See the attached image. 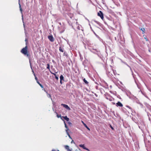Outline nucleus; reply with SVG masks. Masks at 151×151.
<instances>
[{"instance_id": "1", "label": "nucleus", "mask_w": 151, "mask_h": 151, "mask_svg": "<svg viewBox=\"0 0 151 151\" xmlns=\"http://www.w3.org/2000/svg\"><path fill=\"white\" fill-rule=\"evenodd\" d=\"M111 73H113L114 76L116 75L115 71L111 68L106 70V73L107 76L110 78L112 77H114V75L113 74H111Z\"/></svg>"}, {"instance_id": "2", "label": "nucleus", "mask_w": 151, "mask_h": 151, "mask_svg": "<svg viewBox=\"0 0 151 151\" xmlns=\"http://www.w3.org/2000/svg\"><path fill=\"white\" fill-rule=\"evenodd\" d=\"M90 51L91 52L97 54L99 57L101 58V54L100 51L98 49L92 48L90 50Z\"/></svg>"}, {"instance_id": "3", "label": "nucleus", "mask_w": 151, "mask_h": 151, "mask_svg": "<svg viewBox=\"0 0 151 151\" xmlns=\"http://www.w3.org/2000/svg\"><path fill=\"white\" fill-rule=\"evenodd\" d=\"M27 46H26L25 47L23 48L21 50V52L24 55H27V56H28L29 54L27 53Z\"/></svg>"}, {"instance_id": "4", "label": "nucleus", "mask_w": 151, "mask_h": 151, "mask_svg": "<svg viewBox=\"0 0 151 151\" xmlns=\"http://www.w3.org/2000/svg\"><path fill=\"white\" fill-rule=\"evenodd\" d=\"M127 96L130 99L135 100L137 99L136 97L132 95L130 92L126 93Z\"/></svg>"}, {"instance_id": "5", "label": "nucleus", "mask_w": 151, "mask_h": 151, "mask_svg": "<svg viewBox=\"0 0 151 151\" xmlns=\"http://www.w3.org/2000/svg\"><path fill=\"white\" fill-rule=\"evenodd\" d=\"M97 14L102 19H103L104 18L103 14L101 11H99V12Z\"/></svg>"}, {"instance_id": "6", "label": "nucleus", "mask_w": 151, "mask_h": 151, "mask_svg": "<svg viewBox=\"0 0 151 151\" xmlns=\"http://www.w3.org/2000/svg\"><path fill=\"white\" fill-rule=\"evenodd\" d=\"M61 106H63L64 108H65L68 110H70V108L67 105L63 104H61Z\"/></svg>"}, {"instance_id": "7", "label": "nucleus", "mask_w": 151, "mask_h": 151, "mask_svg": "<svg viewBox=\"0 0 151 151\" xmlns=\"http://www.w3.org/2000/svg\"><path fill=\"white\" fill-rule=\"evenodd\" d=\"M48 39L51 42H53L54 40V39L52 35H49L48 37Z\"/></svg>"}, {"instance_id": "8", "label": "nucleus", "mask_w": 151, "mask_h": 151, "mask_svg": "<svg viewBox=\"0 0 151 151\" xmlns=\"http://www.w3.org/2000/svg\"><path fill=\"white\" fill-rule=\"evenodd\" d=\"M79 146L80 147H82V148H83V149H84L85 150H86L87 151H90L89 150L88 148H87L85 147L84 144L80 145H79Z\"/></svg>"}, {"instance_id": "9", "label": "nucleus", "mask_w": 151, "mask_h": 151, "mask_svg": "<svg viewBox=\"0 0 151 151\" xmlns=\"http://www.w3.org/2000/svg\"><path fill=\"white\" fill-rule=\"evenodd\" d=\"M116 106L117 107L120 106L122 107L123 106V105L120 102L118 101L116 103Z\"/></svg>"}, {"instance_id": "10", "label": "nucleus", "mask_w": 151, "mask_h": 151, "mask_svg": "<svg viewBox=\"0 0 151 151\" xmlns=\"http://www.w3.org/2000/svg\"><path fill=\"white\" fill-rule=\"evenodd\" d=\"M62 117H63L65 119L67 122H68L69 120V118H68L67 116L61 117V119L64 121V120L63 119H62Z\"/></svg>"}, {"instance_id": "11", "label": "nucleus", "mask_w": 151, "mask_h": 151, "mask_svg": "<svg viewBox=\"0 0 151 151\" xmlns=\"http://www.w3.org/2000/svg\"><path fill=\"white\" fill-rule=\"evenodd\" d=\"M60 83L61 84H62V81H64V77L63 76L61 75L60 76Z\"/></svg>"}, {"instance_id": "12", "label": "nucleus", "mask_w": 151, "mask_h": 151, "mask_svg": "<svg viewBox=\"0 0 151 151\" xmlns=\"http://www.w3.org/2000/svg\"><path fill=\"white\" fill-rule=\"evenodd\" d=\"M82 123L83 124V125H84V126L86 127L88 130L89 131L90 130V128L87 126V125L84 122L81 121Z\"/></svg>"}, {"instance_id": "13", "label": "nucleus", "mask_w": 151, "mask_h": 151, "mask_svg": "<svg viewBox=\"0 0 151 151\" xmlns=\"http://www.w3.org/2000/svg\"><path fill=\"white\" fill-rule=\"evenodd\" d=\"M20 0H19V8L20 9V12H21V13L22 14V9L21 8V4H20Z\"/></svg>"}, {"instance_id": "14", "label": "nucleus", "mask_w": 151, "mask_h": 151, "mask_svg": "<svg viewBox=\"0 0 151 151\" xmlns=\"http://www.w3.org/2000/svg\"><path fill=\"white\" fill-rule=\"evenodd\" d=\"M63 50L64 48L63 47H59V50L61 52H63Z\"/></svg>"}, {"instance_id": "15", "label": "nucleus", "mask_w": 151, "mask_h": 151, "mask_svg": "<svg viewBox=\"0 0 151 151\" xmlns=\"http://www.w3.org/2000/svg\"><path fill=\"white\" fill-rule=\"evenodd\" d=\"M83 81L86 84H87L88 83V82L86 80V79L84 78L83 79Z\"/></svg>"}, {"instance_id": "16", "label": "nucleus", "mask_w": 151, "mask_h": 151, "mask_svg": "<svg viewBox=\"0 0 151 151\" xmlns=\"http://www.w3.org/2000/svg\"><path fill=\"white\" fill-rule=\"evenodd\" d=\"M68 15L71 18H72L73 17V14H69Z\"/></svg>"}, {"instance_id": "17", "label": "nucleus", "mask_w": 151, "mask_h": 151, "mask_svg": "<svg viewBox=\"0 0 151 151\" xmlns=\"http://www.w3.org/2000/svg\"><path fill=\"white\" fill-rule=\"evenodd\" d=\"M46 93H47V96L48 97H49V98H51V100H52V98H51V95L50 94H48L47 92L46 91Z\"/></svg>"}, {"instance_id": "18", "label": "nucleus", "mask_w": 151, "mask_h": 151, "mask_svg": "<svg viewBox=\"0 0 151 151\" xmlns=\"http://www.w3.org/2000/svg\"><path fill=\"white\" fill-rule=\"evenodd\" d=\"M37 83L40 85V86L42 88H43V86L38 81H37Z\"/></svg>"}, {"instance_id": "19", "label": "nucleus", "mask_w": 151, "mask_h": 151, "mask_svg": "<svg viewBox=\"0 0 151 151\" xmlns=\"http://www.w3.org/2000/svg\"><path fill=\"white\" fill-rule=\"evenodd\" d=\"M65 149H67V150H68V149H69V146L68 145H65Z\"/></svg>"}, {"instance_id": "20", "label": "nucleus", "mask_w": 151, "mask_h": 151, "mask_svg": "<svg viewBox=\"0 0 151 151\" xmlns=\"http://www.w3.org/2000/svg\"><path fill=\"white\" fill-rule=\"evenodd\" d=\"M47 69H48L49 70H50V65L49 64H47Z\"/></svg>"}, {"instance_id": "21", "label": "nucleus", "mask_w": 151, "mask_h": 151, "mask_svg": "<svg viewBox=\"0 0 151 151\" xmlns=\"http://www.w3.org/2000/svg\"><path fill=\"white\" fill-rule=\"evenodd\" d=\"M141 30L142 31V33L143 34H144V33H145V29L144 28H141Z\"/></svg>"}, {"instance_id": "22", "label": "nucleus", "mask_w": 151, "mask_h": 151, "mask_svg": "<svg viewBox=\"0 0 151 151\" xmlns=\"http://www.w3.org/2000/svg\"><path fill=\"white\" fill-rule=\"evenodd\" d=\"M30 66H31V69H32V72L33 73H34V76H35V73H34V71L33 70V69H32V66H31V63H30Z\"/></svg>"}, {"instance_id": "23", "label": "nucleus", "mask_w": 151, "mask_h": 151, "mask_svg": "<svg viewBox=\"0 0 151 151\" xmlns=\"http://www.w3.org/2000/svg\"><path fill=\"white\" fill-rule=\"evenodd\" d=\"M81 27V25H79L77 27V28L79 30H80Z\"/></svg>"}, {"instance_id": "24", "label": "nucleus", "mask_w": 151, "mask_h": 151, "mask_svg": "<svg viewBox=\"0 0 151 151\" xmlns=\"http://www.w3.org/2000/svg\"><path fill=\"white\" fill-rule=\"evenodd\" d=\"M56 113L57 114V116L58 117V118H59V117H61V115H59L57 113Z\"/></svg>"}, {"instance_id": "25", "label": "nucleus", "mask_w": 151, "mask_h": 151, "mask_svg": "<svg viewBox=\"0 0 151 151\" xmlns=\"http://www.w3.org/2000/svg\"><path fill=\"white\" fill-rule=\"evenodd\" d=\"M67 135L71 139H72V138L71 137L69 133H67Z\"/></svg>"}, {"instance_id": "26", "label": "nucleus", "mask_w": 151, "mask_h": 151, "mask_svg": "<svg viewBox=\"0 0 151 151\" xmlns=\"http://www.w3.org/2000/svg\"><path fill=\"white\" fill-rule=\"evenodd\" d=\"M126 106L127 107H128V108H129V109H131V110H132V108L129 106L127 105Z\"/></svg>"}, {"instance_id": "27", "label": "nucleus", "mask_w": 151, "mask_h": 151, "mask_svg": "<svg viewBox=\"0 0 151 151\" xmlns=\"http://www.w3.org/2000/svg\"><path fill=\"white\" fill-rule=\"evenodd\" d=\"M64 124H65V127L66 129L68 128L67 126V125H66V123H65V122L64 121Z\"/></svg>"}, {"instance_id": "28", "label": "nucleus", "mask_w": 151, "mask_h": 151, "mask_svg": "<svg viewBox=\"0 0 151 151\" xmlns=\"http://www.w3.org/2000/svg\"><path fill=\"white\" fill-rule=\"evenodd\" d=\"M106 99H109L110 101H111L112 100V99L111 98H109V99L108 98H106Z\"/></svg>"}, {"instance_id": "29", "label": "nucleus", "mask_w": 151, "mask_h": 151, "mask_svg": "<svg viewBox=\"0 0 151 151\" xmlns=\"http://www.w3.org/2000/svg\"><path fill=\"white\" fill-rule=\"evenodd\" d=\"M68 130H69V129H68V128L66 129V131L67 134L68 133H69L68 132Z\"/></svg>"}, {"instance_id": "30", "label": "nucleus", "mask_w": 151, "mask_h": 151, "mask_svg": "<svg viewBox=\"0 0 151 151\" xmlns=\"http://www.w3.org/2000/svg\"><path fill=\"white\" fill-rule=\"evenodd\" d=\"M51 72V73L52 74H53V75H54V76H55V77L56 76H57V75H56V74L55 73H52V72Z\"/></svg>"}, {"instance_id": "31", "label": "nucleus", "mask_w": 151, "mask_h": 151, "mask_svg": "<svg viewBox=\"0 0 151 151\" xmlns=\"http://www.w3.org/2000/svg\"><path fill=\"white\" fill-rule=\"evenodd\" d=\"M35 79L37 81H38V79L37 78L36 76H35Z\"/></svg>"}, {"instance_id": "32", "label": "nucleus", "mask_w": 151, "mask_h": 151, "mask_svg": "<svg viewBox=\"0 0 151 151\" xmlns=\"http://www.w3.org/2000/svg\"><path fill=\"white\" fill-rule=\"evenodd\" d=\"M55 77V79L57 80H58V77L57 76H56Z\"/></svg>"}, {"instance_id": "33", "label": "nucleus", "mask_w": 151, "mask_h": 151, "mask_svg": "<svg viewBox=\"0 0 151 151\" xmlns=\"http://www.w3.org/2000/svg\"><path fill=\"white\" fill-rule=\"evenodd\" d=\"M64 55H65L66 56H67V54L65 52H64Z\"/></svg>"}, {"instance_id": "34", "label": "nucleus", "mask_w": 151, "mask_h": 151, "mask_svg": "<svg viewBox=\"0 0 151 151\" xmlns=\"http://www.w3.org/2000/svg\"><path fill=\"white\" fill-rule=\"evenodd\" d=\"M110 127L112 129V130H113L114 129V128L113 127H112L111 126V125H110Z\"/></svg>"}, {"instance_id": "35", "label": "nucleus", "mask_w": 151, "mask_h": 151, "mask_svg": "<svg viewBox=\"0 0 151 151\" xmlns=\"http://www.w3.org/2000/svg\"><path fill=\"white\" fill-rule=\"evenodd\" d=\"M144 38L145 39L146 41H148V40L147 38V37H145Z\"/></svg>"}, {"instance_id": "36", "label": "nucleus", "mask_w": 151, "mask_h": 151, "mask_svg": "<svg viewBox=\"0 0 151 151\" xmlns=\"http://www.w3.org/2000/svg\"><path fill=\"white\" fill-rule=\"evenodd\" d=\"M27 39H25V41L26 42V44H27Z\"/></svg>"}, {"instance_id": "37", "label": "nucleus", "mask_w": 151, "mask_h": 151, "mask_svg": "<svg viewBox=\"0 0 151 151\" xmlns=\"http://www.w3.org/2000/svg\"><path fill=\"white\" fill-rule=\"evenodd\" d=\"M68 124H69V125L72 124V123L70 122H68Z\"/></svg>"}, {"instance_id": "38", "label": "nucleus", "mask_w": 151, "mask_h": 151, "mask_svg": "<svg viewBox=\"0 0 151 151\" xmlns=\"http://www.w3.org/2000/svg\"><path fill=\"white\" fill-rule=\"evenodd\" d=\"M67 151H72L70 149H68V150H67Z\"/></svg>"}, {"instance_id": "39", "label": "nucleus", "mask_w": 151, "mask_h": 151, "mask_svg": "<svg viewBox=\"0 0 151 151\" xmlns=\"http://www.w3.org/2000/svg\"><path fill=\"white\" fill-rule=\"evenodd\" d=\"M73 142L74 143V141L73 140L71 142V143H72Z\"/></svg>"}, {"instance_id": "40", "label": "nucleus", "mask_w": 151, "mask_h": 151, "mask_svg": "<svg viewBox=\"0 0 151 151\" xmlns=\"http://www.w3.org/2000/svg\"><path fill=\"white\" fill-rule=\"evenodd\" d=\"M23 15H22V20H23Z\"/></svg>"}, {"instance_id": "41", "label": "nucleus", "mask_w": 151, "mask_h": 151, "mask_svg": "<svg viewBox=\"0 0 151 151\" xmlns=\"http://www.w3.org/2000/svg\"><path fill=\"white\" fill-rule=\"evenodd\" d=\"M59 24H60V25H61V24L60 22H59Z\"/></svg>"}, {"instance_id": "42", "label": "nucleus", "mask_w": 151, "mask_h": 151, "mask_svg": "<svg viewBox=\"0 0 151 151\" xmlns=\"http://www.w3.org/2000/svg\"><path fill=\"white\" fill-rule=\"evenodd\" d=\"M95 95L96 97L97 96V95L96 94H95Z\"/></svg>"}, {"instance_id": "43", "label": "nucleus", "mask_w": 151, "mask_h": 151, "mask_svg": "<svg viewBox=\"0 0 151 151\" xmlns=\"http://www.w3.org/2000/svg\"><path fill=\"white\" fill-rule=\"evenodd\" d=\"M52 151H55V150L53 149V150H52Z\"/></svg>"}, {"instance_id": "44", "label": "nucleus", "mask_w": 151, "mask_h": 151, "mask_svg": "<svg viewBox=\"0 0 151 151\" xmlns=\"http://www.w3.org/2000/svg\"><path fill=\"white\" fill-rule=\"evenodd\" d=\"M52 62H53V63H54V60H52Z\"/></svg>"}, {"instance_id": "45", "label": "nucleus", "mask_w": 151, "mask_h": 151, "mask_svg": "<svg viewBox=\"0 0 151 151\" xmlns=\"http://www.w3.org/2000/svg\"><path fill=\"white\" fill-rule=\"evenodd\" d=\"M111 74H113V75L114 76V75L113 73H111Z\"/></svg>"}, {"instance_id": "46", "label": "nucleus", "mask_w": 151, "mask_h": 151, "mask_svg": "<svg viewBox=\"0 0 151 151\" xmlns=\"http://www.w3.org/2000/svg\"><path fill=\"white\" fill-rule=\"evenodd\" d=\"M96 23H97L98 24V23H99L98 22H97L96 21Z\"/></svg>"}, {"instance_id": "47", "label": "nucleus", "mask_w": 151, "mask_h": 151, "mask_svg": "<svg viewBox=\"0 0 151 151\" xmlns=\"http://www.w3.org/2000/svg\"><path fill=\"white\" fill-rule=\"evenodd\" d=\"M113 104H115V103H113Z\"/></svg>"}, {"instance_id": "48", "label": "nucleus", "mask_w": 151, "mask_h": 151, "mask_svg": "<svg viewBox=\"0 0 151 151\" xmlns=\"http://www.w3.org/2000/svg\"><path fill=\"white\" fill-rule=\"evenodd\" d=\"M23 25H24V24H23Z\"/></svg>"}, {"instance_id": "49", "label": "nucleus", "mask_w": 151, "mask_h": 151, "mask_svg": "<svg viewBox=\"0 0 151 151\" xmlns=\"http://www.w3.org/2000/svg\"><path fill=\"white\" fill-rule=\"evenodd\" d=\"M58 151H59V150H58Z\"/></svg>"}]
</instances>
